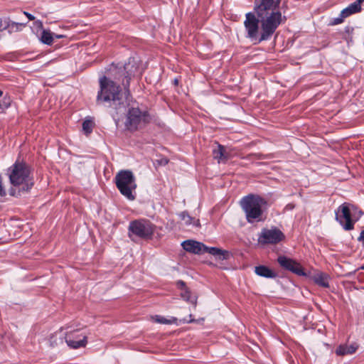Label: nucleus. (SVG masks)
<instances>
[{"label":"nucleus","mask_w":364,"mask_h":364,"mask_svg":"<svg viewBox=\"0 0 364 364\" xmlns=\"http://www.w3.org/2000/svg\"><path fill=\"white\" fill-rule=\"evenodd\" d=\"M26 25V23H16L8 19L3 22V31L7 30L9 33L18 32L20 31L23 27H25Z\"/></svg>","instance_id":"16"},{"label":"nucleus","mask_w":364,"mask_h":364,"mask_svg":"<svg viewBox=\"0 0 364 364\" xmlns=\"http://www.w3.org/2000/svg\"><path fill=\"white\" fill-rule=\"evenodd\" d=\"M65 339L68 346L74 349L85 347L87 344L86 336H80L77 331L66 334Z\"/></svg>","instance_id":"14"},{"label":"nucleus","mask_w":364,"mask_h":364,"mask_svg":"<svg viewBox=\"0 0 364 364\" xmlns=\"http://www.w3.org/2000/svg\"><path fill=\"white\" fill-rule=\"evenodd\" d=\"M13 187L9 190L12 196H18L21 192H28L34 184L29 166L24 162L16 161L8 170Z\"/></svg>","instance_id":"2"},{"label":"nucleus","mask_w":364,"mask_h":364,"mask_svg":"<svg viewBox=\"0 0 364 364\" xmlns=\"http://www.w3.org/2000/svg\"><path fill=\"white\" fill-rule=\"evenodd\" d=\"M282 0H255L254 12L245 14L247 37L257 43L269 41L287 18L279 10Z\"/></svg>","instance_id":"1"},{"label":"nucleus","mask_w":364,"mask_h":364,"mask_svg":"<svg viewBox=\"0 0 364 364\" xmlns=\"http://www.w3.org/2000/svg\"><path fill=\"white\" fill-rule=\"evenodd\" d=\"M346 18L343 17V16L339 15L338 17L334 18L332 19L331 22L330 23V25L331 26H336L342 23L344 21V19Z\"/></svg>","instance_id":"25"},{"label":"nucleus","mask_w":364,"mask_h":364,"mask_svg":"<svg viewBox=\"0 0 364 364\" xmlns=\"http://www.w3.org/2000/svg\"><path fill=\"white\" fill-rule=\"evenodd\" d=\"M94 122L90 119H85L82 122V129L85 134H89L92 132Z\"/></svg>","instance_id":"22"},{"label":"nucleus","mask_w":364,"mask_h":364,"mask_svg":"<svg viewBox=\"0 0 364 364\" xmlns=\"http://www.w3.org/2000/svg\"><path fill=\"white\" fill-rule=\"evenodd\" d=\"M255 273L264 278H276L277 274L272 269L265 265H259L255 267Z\"/></svg>","instance_id":"15"},{"label":"nucleus","mask_w":364,"mask_h":364,"mask_svg":"<svg viewBox=\"0 0 364 364\" xmlns=\"http://www.w3.org/2000/svg\"><path fill=\"white\" fill-rule=\"evenodd\" d=\"M100 90L97 96V103H109L118 113L125 108V104L122 100V90L113 80L106 76L100 78Z\"/></svg>","instance_id":"3"},{"label":"nucleus","mask_w":364,"mask_h":364,"mask_svg":"<svg viewBox=\"0 0 364 364\" xmlns=\"http://www.w3.org/2000/svg\"><path fill=\"white\" fill-rule=\"evenodd\" d=\"M56 37L59 38H61L62 36H56Z\"/></svg>","instance_id":"36"},{"label":"nucleus","mask_w":364,"mask_h":364,"mask_svg":"<svg viewBox=\"0 0 364 364\" xmlns=\"http://www.w3.org/2000/svg\"><path fill=\"white\" fill-rule=\"evenodd\" d=\"M151 121L152 117L147 109L132 107L127 114L125 127L127 130L134 132L144 129Z\"/></svg>","instance_id":"5"},{"label":"nucleus","mask_w":364,"mask_h":364,"mask_svg":"<svg viewBox=\"0 0 364 364\" xmlns=\"http://www.w3.org/2000/svg\"><path fill=\"white\" fill-rule=\"evenodd\" d=\"M277 262L280 267L299 276H306L304 268L296 260L284 255L279 256Z\"/></svg>","instance_id":"13"},{"label":"nucleus","mask_w":364,"mask_h":364,"mask_svg":"<svg viewBox=\"0 0 364 364\" xmlns=\"http://www.w3.org/2000/svg\"><path fill=\"white\" fill-rule=\"evenodd\" d=\"M314 282L320 287L328 288L329 287L328 284V276L325 273H318L314 276Z\"/></svg>","instance_id":"18"},{"label":"nucleus","mask_w":364,"mask_h":364,"mask_svg":"<svg viewBox=\"0 0 364 364\" xmlns=\"http://www.w3.org/2000/svg\"><path fill=\"white\" fill-rule=\"evenodd\" d=\"M41 41L46 45H51L53 42V33L49 30H43L41 33Z\"/></svg>","instance_id":"20"},{"label":"nucleus","mask_w":364,"mask_h":364,"mask_svg":"<svg viewBox=\"0 0 364 364\" xmlns=\"http://www.w3.org/2000/svg\"><path fill=\"white\" fill-rule=\"evenodd\" d=\"M277 262L280 267L299 276H306L304 268L296 260L284 255L279 256Z\"/></svg>","instance_id":"12"},{"label":"nucleus","mask_w":364,"mask_h":364,"mask_svg":"<svg viewBox=\"0 0 364 364\" xmlns=\"http://www.w3.org/2000/svg\"><path fill=\"white\" fill-rule=\"evenodd\" d=\"M284 234L277 228H273L272 229L263 228L259 236L258 241L263 245H275L284 240Z\"/></svg>","instance_id":"11"},{"label":"nucleus","mask_w":364,"mask_h":364,"mask_svg":"<svg viewBox=\"0 0 364 364\" xmlns=\"http://www.w3.org/2000/svg\"><path fill=\"white\" fill-rule=\"evenodd\" d=\"M359 241H364V230L360 232V236L358 237Z\"/></svg>","instance_id":"31"},{"label":"nucleus","mask_w":364,"mask_h":364,"mask_svg":"<svg viewBox=\"0 0 364 364\" xmlns=\"http://www.w3.org/2000/svg\"><path fill=\"white\" fill-rule=\"evenodd\" d=\"M173 83H174V85H178V79H176H176H174Z\"/></svg>","instance_id":"33"},{"label":"nucleus","mask_w":364,"mask_h":364,"mask_svg":"<svg viewBox=\"0 0 364 364\" xmlns=\"http://www.w3.org/2000/svg\"><path fill=\"white\" fill-rule=\"evenodd\" d=\"M213 155L219 163L223 162V158L225 156V146L218 144V148L213 150Z\"/></svg>","instance_id":"21"},{"label":"nucleus","mask_w":364,"mask_h":364,"mask_svg":"<svg viewBox=\"0 0 364 364\" xmlns=\"http://www.w3.org/2000/svg\"><path fill=\"white\" fill-rule=\"evenodd\" d=\"M240 205L249 223L264 220L263 208L267 205V201L264 198L259 195L249 194L241 199Z\"/></svg>","instance_id":"4"},{"label":"nucleus","mask_w":364,"mask_h":364,"mask_svg":"<svg viewBox=\"0 0 364 364\" xmlns=\"http://www.w3.org/2000/svg\"><path fill=\"white\" fill-rule=\"evenodd\" d=\"M180 218L182 220L184 221L185 224L191 225L192 224L193 218L186 212H183L180 214Z\"/></svg>","instance_id":"24"},{"label":"nucleus","mask_w":364,"mask_h":364,"mask_svg":"<svg viewBox=\"0 0 364 364\" xmlns=\"http://www.w3.org/2000/svg\"><path fill=\"white\" fill-rule=\"evenodd\" d=\"M362 269H364V266H363V267H362Z\"/></svg>","instance_id":"37"},{"label":"nucleus","mask_w":364,"mask_h":364,"mask_svg":"<svg viewBox=\"0 0 364 364\" xmlns=\"http://www.w3.org/2000/svg\"><path fill=\"white\" fill-rule=\"evenodd\" d=\"M156 321L162 324H171L176 321V318L172 317L171 319H168L160 316H156Z\"/></svg>","instance_id":"23"},{"label":"nucleus","mask_w":364,"mask_h":364,"mask_svg":"<svg viewBox=\"0 0 364 364\" xmlns=\"http://www.w3.org/2000/svg\"><path fill=\"white\" fill-rule=\"evenodd\" d=\"M230 158V154L225 149V156L223 158V162H225Z\"/></svg>","instance_id":"28"},{"label":"nucleus","mask_w":364,"mask_h":364,"mask_svg":"<svg viewBox=\"0 0 364 364\" xmlns=\"http://www.w3.org/2000/svg\"><path fill=\"white\" fill-rule=\"evenodd\" d=\"M199 225V220H198L196 221V225Z\"/></svg>","instance_id":"35"},{"label":"nucleus","mask_w":364,"mask_h":364,"mask_svg":"<svg viewBox=\"0 0 364 364\" xmlns=\"http://www.w3.org/2000/svg\"><path fill=\"white\" fill-rule=\"evenodd\" d=\"M360 11L361 9L353 2L341 11V16H343V17L346 18L348 16Z\"/></svg>","instance_id":"19"},{"label":"nucleus","mask_w":364,"mask_h":364,"mask_svg":"<svg viewBox=\"0 0 364 364\" xmlns=\"http://www.w3.org/2000/svg\"><path fill=\"white\" fill-rule=\"evenodd\" d=\"M363 213L362 210L358 211L357 208L348 203H343L335 211L336 221L345 230H353Z\"/></svg>","instance_id":"6"},{"label":"nucleus","mask_w":364,"mask_h":364,"mask_svg":"<svg viewBox=\"0 0 364 364\" xmlns=\"http://www.w3.org/2000/svg\"><path fill=\"white\" fill-rule=\"evenodd\" d=\"M138 66L134 58H129L128 62L123 66L113 67L111 73L115 80L122 82L126 93H129L130 80L137 72Z\"/></svg>","instance_id":"8"},{"label":"nucleus","mask_w":364,"mask_h":364,"mask_svg":"<svg viewBox=\"0 0 364 364\" xmlns=\"http://www.w3.org/2000/svg\"><path fill=\"white\" fill-rule=\"evenodd\" d=\"M181 245L186 252L198 255L208 252L219 260L228 259L230 256V252L227 250H223L218 247H208L203 243L193 240H185Z\"/></svg>","instance_id":"9"},{"label":"nucleus","mask_w":364,"mask_h":364,"mask_svg":"<svg viewBox=\"0 0 364 364\" xmlns=\"http://www.w3.org/2000/svg\"><path fill=\"white\" fill-rule=\"evenodd\" d=\"M49 341L50 343V346H52L58 345L56 334L51 335L49 338Z\"/></svg>","instance_id":"26"},{"label":"nucleus","mask_w":364,"mask_h":364,"mask_svg":"<svg viewBox=\"0 0 364 364\" xmlns=\"http://www.w3.org/2000/svg\"><path fill=\"white\" fill-rule=\"evenodd\" d=\"M115 184L120 193L130 200L135 199L133 191L136 188L135 177L129 170L119 171L114 178Z\"/></svg>","instance_id":"7"},{"label":"nucleus","mask_w":364,"mask_h":364,"mask_svg":"<svg viewBox=\"0 0 364 364\" xmlns=\"http://www.w3.org/2000/svg\"><path fill=\"white\" fill-rule=\"evenodd\" d=\"M3 31V21L0 18V32Z\"/></svg>","instance_id":"32"},{"label":"nucleus","mask_w":364,"mask_h":364,"mask_svg":"<svg viewBox=\"0 0 364 364\" xmlns=\"http://www.w3.org/2000/svg\"><path fill=\"white\" fill-rule=\"evenodd\" d=\"M23 14L30 21H33L35 19V17L30 13L24 11Z\"/></svg>","instance_id":"29"},{"label":"nucleus","mask_w":364,"mask_h":364,"mask_svg":"<svg viewBox=\"0 0 364 364\" xmlns=\"http://www.w3.org/2000/svg\"><path fill=\"white\" fill-rule=\"evenodd\" d=\"M358 348V346H355L354 345H341L339 346L336 350V353L338 355H345L348 354H353L354 353Z\"/></svg>","instance_id":"17"},{"label":"nucleus","mask_w":364,"mask_h":364,"mask_svg":"<svg viewBox=\"0 0 364 364\" xmlns=\"http://www.w3.org/2000/svg\"><path fill=\"white\" fill-rule=\"evenodd\" d=\"M6 195V191L2 185V178L0 176V196L3 197Z\"/></svg>","instance_id":"27"},{"label":"nucleus","mask_w":364,"mask_h":364,"mask_svg":"<svg viewBox=\"0 0 364 364\" xmlns=\"http://www.w3.org/2000/svg\"><path fill=\"white\" fill-rule=\"evenodd\" d=\"M36 24H40V25H42V23H41V21H36Z\"/></svg>","instance_id":"34"},{"label":"nucleus","mask_w":364,"mask_h":364,"mask_svg":"<svg viewBox=\"0 0 364 364\" xmlns=\"http://www.w3.org/2000/svg\"><path fill=\"white\" fill-rule=\"evenodd\" d=\"M364 2V0H356L354 3L362 10L361 4Z\"/></svg>","instance_id":"30"},{"label":"nucleus","mask_w":364,"mask_h":364,"mask_svg":"<svg viewBox=\"0 0 364 364\" xmlns=\"http://www.w3.org/2000/svg\"><path fill=\"white\" fill-rule=\"evenodd\" d=\"M129 236L134 235L143 240L152 238L156 230V225L146 218H140L131 221L129 227Z\"/></svg>","instance_id":"10"}]
</instances>
